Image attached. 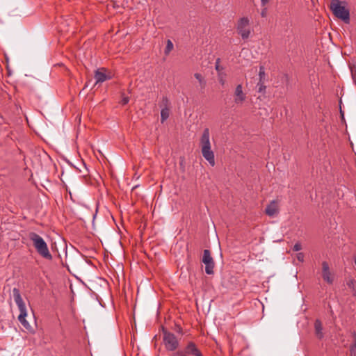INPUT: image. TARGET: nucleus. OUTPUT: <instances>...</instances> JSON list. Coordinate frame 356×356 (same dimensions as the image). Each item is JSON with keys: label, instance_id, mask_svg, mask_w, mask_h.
Returning a JSON list of instances; mask_svg holds the SVG:
<instances>
[{"label": "nucleus", "instance_id": "obj_31", "mask_svg": "<svg viewBox=\"0 0 356 356\" xmlns=\"http://www.w3.org/2000/svg\"><path fill=\"white\" fill-rule=\"evenodd\" d=\"M340 113H341V117L343 118V113L341 111V110L340 111Z\"/></svg>", "mask_w": 356, "mask_h": 356}, {"label": "nucleus", "instance_id": "obj_5", "mask_svg": "<svg viewBox=\"0 0 356 356\" xmlns=\"http://www.w3.org/2000/svg\"><path fill=\"white\" fill-rule=\"evenodd\" d=\"M163 331V342L165 348L168 351H175L179 346V341L176 336L165 330L163 327H162Z\"/></svg>", "mask_w": 356, "mask_h": 356}, {"label": "nucleus", "instance_id": "obj_25", "mask_svg": "<svg viewBox=\"0 0 356 356\" xmlns=\"http://www.w3.org/2000/svg\"><path fill=\"white\" fill-rule=\"evenodd\" d=\"M297 259L298 261L302 262L304 261V254L302 252H300L297 254Z\"/></svg>", "mask_w": 356, "mask_h": 356}, {"label": "nucleus", "instance_id": "obj_26", "mask_svg": "<svg viewBox=\"0 0 356 356\" xmlns=\"http://www.w3.org/2000/svg\"><path fill=\"white\" fill-rule=\"evenodd\" d=\"M171 356H185V355L182 353H174Z\"/></svg>", "mask_w": 356, "mask_h": 356}, {"label": "nucleus", "instance_id": "obj_27", "mask_svg": "<svg viewBox=\"0 0 356 356\" xmlns=\"http://www.w3.org/2000/svg\"><path fill=\"white\" fill-rule=\"evenodd\" d=\"M177 332L179 334H182V328L179 325H177Z\"/></svg>", "mask_w": 356, "mask_h": 356}, {"label": "nucleus", "instance_id": "obj_12", "mask_svg": "<svg viewBox=\"0 0 356 356\" xmlns=\"http://www.w3.org/2000/svg\"><path fill=\"white\" fill-rule=\"evenodd\" d=\"M265 213L270 217L274 216L278 213L277 202L271 201L266 207Z\"/></svg>", "mask_w": 356, "mask_h": 356}, {"label": "nucleus", "instance_id": "obj_14", "mask_svg": "<svg viewBox=\"0 0 356 356\" xmlns=\"http://www.w3.org/2000/svg\"><path fill=\"white\" fill-rule=\"evenodd\" d=\"M195 78L198 81L201 90H204L206 86H207V81L204 79V77L200 74V73H195L194 74Z\"/></svg>", "mask_w": 356, "mask_h": 356}, {"label": "nucleus", "instance_id": "obj_10", "mask_svg": "<svg viewBox=\"0 0 356 356\" xmlns=\"http://www.w3.org/2000/svg\"><path fill=\"white\" fill-rule=\"evenodd\" d=\"M106 69L102 67L97 69L95 72V79L96 83H102L108 79H111V76L106 74Z\"/></svg>", "mask_w": 356, "mask_h": 356}, {"label": "nucleus", "instance_id": "obj_4", "mask_svg": "<svg viewBox=\"0 0 356 356\" xmlns=\"http://www.w3.org/2000/svg\"><path fill=\"white\" fill-rule=\"evenodd\" d=\"M330 10L333 14L339 19H342L345 23L350 22V12L345 6L341 5L339 0H332L330 3Z\"/></svg>", "mask_w": 356, "mask_h": 356}, {"label": "nucleus", "instance_id": "obj_29", "mask_svg": "<svg viewBox=\"0 0 356 356\" xmlns=\"http://www.w3.org/2000/svg\"><path fill=\"white\" fill-rule=\"evenodd\" d=\"M353 284H354V280H350L349 282H348V286L351 287L352 286H353Z\"/></svg>", "mask_w": 356, "mask_h": 356}, {"label": "nucleus", "instance_id": "obj_11", "mask_svg": "<svg viewBox=\"0 0 356 356\" xmlns=\"http://www.w3.org/2000/svg\"><path fill=\"white\" fill-rule=\"evenodd\" d=\"M322 275L323 280L329 284H332L333 279L331 277L330 272V267L327 261H323L322 263Z\"/></svg>", "mask_w": 356, "mask_h": 356}, {"label": "nucleus", "instance_id": "obj_19", "mask_svg": "<svg viewBox=\"0 0 356 356\" xmlns=\"http://www.w3.org/2000/svg\"><path fill=\"white\" fill-rule=\"evenodd\" d=\"M257 87L258 88L259 92H265L266 87L264 85V81H263V82L259 81Z\"/></svg>", "mask_w": 356, "mask_h": 356}, {"label": "nucleus", "instance_id": "obj_1", "mask_svg": "<svg viewBox=\"0 0 356 356\" xmlns=\"http://www.w3.org/2000/svg\"><path fill=\"white\" fill-rule=\"evenodd\" d=\"M200 145L203 157L211 166L215 165L214 153L211 150L210 132L209 128H205L200 140Z\"/></svg>", "mask_w": 356, "mask_h": 356}, {"label": "nucleus", "instance_id": "obj_16", "mask_svg": "<svg viewBox=\"0 0 356 356\" xmlns=\"http://www.w3.org/2000/svg\"><path fill=\"white\" fill-rule=\"evenodd\" d=\"M169 108L166 107H163L161 111V120L163 123L164 121H165L169 118Z\"/></svg>", "mask_w": 356, "mask_h": 356}, {"label": "nucleus", "instance_id": "obj_22", "mask_svg": "<svg viewBox=\"0 0 356 356\" xmlns=\"http://www.w3.org/2000/svg\"><path fill=\"white\" fill-rule=\"evenodd\" d=\"M161 103H162V105L163 106V107L168 108L170 102H169V99L167 97H163Z\"/></svg>", "mask_w": 356, "mask_h": 356}, {"label": "nucleus", "instance_id": "obj_7", "mask_svg": "<svg viewBox=\"0 0 356 356\" xmlns=\"http://www.w3.org/2000/svg\"><path fill=\"white\" fill-rule=\"evenodd\" d=\"M202 261L205 265V273L207 275H213L214 273L215 263L211 257V252L209 250H204Z\"/></svg>", "mask_w": 356, "mask_h": 356}, {"label": "nucleus", "instance_id": "obj_13", "mask_svg": "<svg viewBox=\"0 0 356 356\" xmlns=\"http://www.w3.org/2000/svg\"><path fill=\"white\" fill-rule=\"evenodd\" d=\"M314 329H315V334L316 337L321 339L323 338L324 335L323 333V326L322 323L320 320L316 319L314 323Z\"/></svg>", "mask_w": 356, "mask_h": 356}, {"label": "nucleus", "instance_id": "obj_9", "mask_svg": "<svg viewBox=\"0 0 356 356\" xmlns=\"http://www.w3.org/2000/svg\"><path fill=\"white\" fill-rule=\"evenodd\" d=\"M234 103L237 105L242 104L246 99V95L243 90V86L241 84H238L234 90Z\"/></svg>", "mask_w": 356, "mask_h": 356}, {"label": "nucleus", "instance_id": "obj_17", "mask_svg": "<svg viewBox=\"0 0 356 356\" xmlns=\"http://www.w3.org/2000/svg\"><path fill=\"white\" fill-rule=\"evenodd\" d=\"M265 76H266L265 68L264 66L261 65L259 67V81H261V82L264 81Z\"/></svg>", "mask_w": 356, "mask_h": 356}, {"label": "nucleus", "instance_id": "obj_21", "mask_svg": "<svg viewBox=\"0 0 356 356\" xmlns=\"http://www.w3.org/2000/svg\"><path fill=\"white\" fill-rule=\"evenodd\" d=\"M225 74L222 73L218 74V81L222 85L224 86L225 83Z\"/></svg>", "mask_w": 356, "mask_h": 356}, {"label": "nucleus", "instance_id": "obj_24", "mask_svg": "<svg viewBox=\"0 0 356 356\" xmlns=\"http://www.w3.org/2000/svg\"><path fill=\"white\" fill-rule=\"evenodd\" d=\"M302 249V245L300 243H296L294 245H293V251H299Z\"/></svg>", "mask_w": 356, "mask_h": 356}, {"label": "nucleus", "instance_id": "obj_28", "mask_svg": "<svg viewBox=\"0 0 356 356\" xmlns=\"http://www.w3.org/2000/svg\"><path fill=\"white\" fill-rule=\"evenodd\" d=\"M269 0H261V4L263 6H265L266 3H268Z\"/></svg>", "mask_w": 356, "mask_h": 356}, {"label": "nucleus", "instance_id": "obj_23", "mask_svg": "<svg viewBox=\"0 0 356 356\" xmlns=\"http://www.w3.org/2000/svg\"><path fill=\"white\" fill-rule=\"evenodd\" d=\"M220 59L217 58V60L216 61V66H215L216 70L218 71L219 73H220V72L222 70V67H220Z\"/></svg>", "mask_w": 356, "mask_h": 356}, {"label": "nucleus", "instance_id": "obj_20", "mask_svg": "<svg viewBox=\"0 0 356 356\" xmlns=\"http://www.w3.org/2000/svg\"><path fill=\"white\" fill-rule=\"evenodd\" d=\"M129 102V97L127 96H124V93L122 94V99L120 101L121 104L126 105Z\"/></svg>", "mask_w": 356, "mask_h": 356}, {"label": "nucleus", "instance_id": "obj_2", "mask_svg": "<svg viewBox=\"0 0 356 356\" xmlns=\"http://www.w3.org/2000/svg\"><path fill=\"white\" fill-rule=\"evenodd\" d=\"M29 239L33 242V245L38 254L48 261H51L53 257L48 248V245L44 240L37 233L30 232L29 234Z\"/></svg>", "mask_w": 356, "mask_h": 356}, {"label": "nucleus", "instance_id": "obj_8", "mask_svg": "<svg viewBox=\"0 0 356 356\" xmlns=\"http://www.w3.org/2000/svg\"><path fill=\"white\" fill-rule=\"evenodd\" d=\"M176 353H182L187 356V355H191L193 356H203L201 351L197 348L195 343L193 341H190L185 348L184 350H178Z\"/></svg>", "mask_w": 356, "mask_h": 356}, {"label": "nucleus", "instance_id": "obj_18", "mask_svg": "<svg viewBox=\"0 0 356 356\" xmlns=\"http://www.w3.org/2000/svg\"><path fill=\"white\" fill-rule=\"evenodd\" d=\"M173 49V44L171 40H168L167 44L165 49V54L168 55Z\"/></svg>", "mask_w": 356, "mask_h": 356}, {"label": "nucleus", "instance_id": "obj_15", "mask_svg": "<svg viewBox=\"0 0 356 356\" xmlns=\"http://www.w3.org/2000/svg\"><path fill=\"white\" fill-rule=\"evenodd\" d=\"M353 343L350 346V353L351 356H356V332H353Z\"/></svg>", "mask_w": 356, "mask_h": 356}, {"label": "nucleus", "instance_id": "obj_30", "mask_svg": "<svg viewBox=\"0 0 356 356\" xmlns=\"http://www.w3.org/2000/svg\"><path fill=\"white\" fill-rule=\"evenodd\" d=\"M261 15L262 17H264L266 15L265 11H262Z\"/></svg>", "mask_w": 356, "mask_h": 356}, {"label": "nucleus", "instance_id": "obj_6", "mask_svg": "<svg viewBox=\"0 0 356 356\" xmlns=\"http://www.w3.org/2000/svg\"><path fill=\"white\" fill-rule=\"evenodd\" d=\"M236 31L241 35L243 40L249 38L251 34L250 19L247 17H243L238 19L236 26Z\"/></svg>", "mask_w": 356, "mask_h": 356}, {"label": "nucleus", "instance_id": "obj_3", "mask_svg": "<svg viewBox=\"0 0 356 356\" xmlns=\"http://www.w3.org/2000/svg\"><path fill=\"white\" fill-rule=\"evenodd\" d=\"M13 292L14 300L17 304L18 309L20 312V314L18 316V320L25 329H26L27 330H31L32 329V327L26 320V317L27 316L26 308L25 303L21 296L19 290L17 288H14L13 289Z\"/></svg>", "mask_w": 356, "mask_h": 356}]
</instances>
